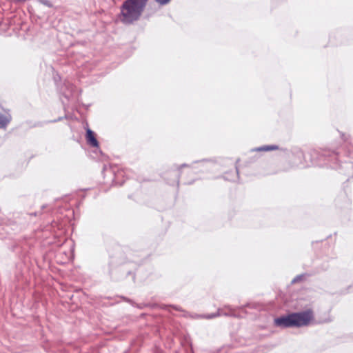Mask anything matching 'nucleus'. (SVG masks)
Masks as SVG:
<instances>
[{"instance_id":"obj_11","label":"nucleus","mask_w":353,"mask_h":353,"mask_svg":"<svg viewBox=\"0 0 353 353\" xmlns=\"http://www.w3.org/2000/svg\"><path fill=\"white\" fill-rule=\"evenodd\" d=\"M345 167L346 168L352 170L353 169V163L352 162H346V163H345Z\"/></svg>"},{"instance_id":"obj_13","label":"nucleus","mask_w":353,"mask_h":353,"mask_svg":"<svg viewBox=\"0 0 353 353\" xmlns=\"http://www.w3.org/2000/svg\"><path fill=\"white\" fill-rule=\"evenodd\" d=\"M173 307L176 310H179V308L177 306H174Z\"/></svg>"},{"instance_id":"obj_14","label":"nucleus","mask_w":353,"mask_h":353,"mask_svg":"<svg viewBox=\"0 0 353 353\" xmlns=\"http://www.w3.org/2000/svg\"><path fill=\"white\" fill-rule=\"evenodd\" d=\"M236 174H239V172H238V169H237V168H236Z\"/></svg>"},{"instance_id":"obj_5","label":"nucleus","mask_w":353,"mask_h":353,"mask_svg":"<svg viewBox=\"0 0 353 353\" xmlns=\"http://www.w3.org/2000/svg\"><path fill=\"white\" fill-rule=\"evenodd\" d=\"M86 140L88 143L92 147H98L99 142L95 137L94 133L90 128L86 130Z\"/></svg>"},{"instance_id":"obj_6","label":"nucleus","mask_w":353,"mask_h":353,"mask_svg":"<svg viewBox=\"0 0 353 353\" xmlns=\"http://www.w3.org/2000/svg\"><path fill=\"white\" fill-rule=\"evenodd\" d=\"M12 117L10 114H4L0 112V128L6 129Z\"/></svg>"},{"instance_id":"obj_15","label":"nucleus","mask_w":353,"mask_h":353,"mask_svg":"<svg viewBox=\"0 0 353 353\" xmlns=\"http://www.w3.org/2000/svg\"><path fill=\"white\" fill-rule=\"evenodd\" d=\"M343 139L346 141V138L344 137V135H343Z\"/></svg>"},{"instance_id":"obj_4","label":"nucleus","mask_w":353,"mask_h":353,"mask_svg":"<svg viewBox=\"0 0 353 353\" xmlns=\"http://www.w3.org/2000/svg\"><path fill=\"white\" fill-rule=\"evenodd\" d=\"M236 309L231 305H224L223 307L219 308L217 312L215 313H212L210 314H204L199 316L200 317L211 319L216 318L217 316H234L236 317V315L235 314Z\"/></svg>"},{"instance_id":"obj_1","label":"nucleus","mask_w":353,"mask_h":353,"mask_svg":"<svg viewBox=\"0 0 353 353\" xmlns=\"http://www.w3.org/2000/svg\"><path fill=\"white\" fill-rule=\"evenodd\" d=\"M313 318L312 310L307 309L278 317L274 319V325L283 328L301 327L308 325Z\"/></svg>"},{"instance_id":"obj_7","label":"nucleus","mask_w":353,"mask_h":353,"mask_svg":"<svg viewBox=\"0 0 353 353\" xmlns=\"http://www.w3.org/2000/svg\"><path fill=\"white\" fill-rule=\"evenodd\" d=\"M279 149V146L276 145H266L261 147H258L252 150L255 152H268L271 150H276Z\"/></svg>"},{"instance_id":"obj_3","label":"nucleus","mask_w":353,"mask_h":353,"mask_svg":"<svg viewBox=\"0 0 353 353\" xmlns=\"http://www.w3.org/2000/svg\"><path fill=\"white\" fill-rule=\"evenodd\" d=\"M307 165L308 161L314 165L321 166L328 163L333 168H337L338 153L328 150L319 151L317 150H311L310 152L303 154Z\"/></svg>"},{"instance_id":"obj_10","label":"nucleus","mask_w":353,"mask_h":353,"mask_svg":"<svg viewBox=\"0 0 353 353\" xmlns=\"http://www.w3.org/2000/svg\"><path fill=\"white\" fill-rule=\"evenodd\" d=\"M156 2L161 5H165L170 2V0H154Z\"/></svg>"},{"instance_id":"obj_12","label":"nucleus","mask_w":353,"mask_h":353,"mask_svg":"<svg viewBox=\"0 0 353 353\" xmlns=\"http://www.w3.org/2000/svg\"><path fill=\"white\" fill-rule=\"evenodd\" d=\"M190 165L186 164V163H183V164H181V165H179V170L181 169L182 168H185V167H189Z\"/></svg>"},{"instance_id":"obj_9","label":"nucleus","mask_w":353,"mask_h":353,"mask_svg":"<svg viewBox=\"0 0 353 353\" xmlns=\"http://www.w3.org/2000/svg\"><path fill=\"white\" fill-rule=\"evenodd\" d=\"M38 2H39L40 3L48 7V8H52V3L49 1V0H37Z\"/></svg>"},{"instance_id":"obj_2","label":"nucleus","mask_w":353,"mask_h":353,"mask_svg":"<svg viewBox=\"0 0 353 353\" xmlns=\"http://www.w3.org/2000/svg\"><path fill=\"white\" fill-rule=\"evenodd\" d=\"M148 0H125L121 6V21L131 24L138 21L146 6Z\"/></svg>"},{"instance_id":"obj_8","label":"nucleus","mask_w":353,"mask_h":353,"mask_svg":"<svg viewBox=\"0 0 353 353\" xmlns=\"http://www.w3.org/2000/svg\"><path fill=\"white\" fill-rule=\"evenodd\" d=\"M305 276V274H304L297 275L292 279V283H298V282L302 281Z\"/></svg>"}]
</instances>
